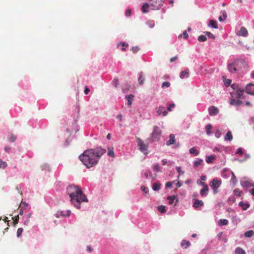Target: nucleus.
Returning a JSON list of instances; mask_svg holds the SVG:
<instances>
[{"label": "nucleus", "instance_id": "nucleus-37", "mask_svg": "<svg viewBox=\"0 0 254 254\" xmlns=\"http://www.w3.org/2000/svg\"><path fill=\"white\" fill-rule=\"evenodd\" d=\"M108 155L110 157H115V153L113 150V148H108Z\"/></svg>", "mask_w": 254, "mask_h": 254}, {"label": "nucleus", "instance_id": "nucleus-52", "mask_svg": "<svg viewBox=\"0 0 254 254\" xmlns=\"http://www.w3.org/2000/svg\"><path fill=\"white\" fill-rule=\"evenodd\" d=\"M218 109L214 106H211L208 109V111L211 112V111H218Z\"/></svg>", "mask_w": 254, "mask_h": 254}, {"label": "nucleus", "instance_id": "nucleus-9", "mask_svg": "<svg viewBox=\"0 0 254 254\" xmlns=\"http://www.w3.org/2000/svg\"><path fill=\"white\" fill-rule=\"evenodd\" d=\"M245 91L248 94L254 95V84H248L245 88Z\"/></svg>", "mask_w": 254, "mask_h": 254}, {"label": "nucleus", "instance_id": "nucleus-38", "mask_svg": "<svg viewBox=\"0 0 254 254\" xmlns=\"http://www.w3.org/2000/svg\"><path fill=\"white\" fill-rule=\"evenodd\" d=\"M144 81V78L143 77V73L140 72L139 77L138 78V82L140 85H142L143 84Z\"/></svg>", "mask_w": 254, "mask_h": 254}, {"label": "nucleus", "instance_id": "nucleus-6", "mask_svg": "<svg viewBox=\"0 0 254 254\" xmlns=\"http://www.w3.org/2000/svg\"><path fill=\"white\" fill-rule=\"evenodd\" d=\"M71 214V211L70 210H66L65 211H58L57 213L55 214V216L57 218H60V216L63 217H68Z\"/></svg>", "mask_w": 254, "mask_h": 254}, {"label": "nucleus", "instance_id": "nucleus-54", "mask_svg": "<svg viewBox=\"0 0 254 254\" xmlns=\"http://www.w3.org/2000/svg\"><path fill=\"white\" fill-rule=\"evenodd\" d=\"M170 86V83L168 81L164 82L162 84V87H169Z\"/></svg>", "mask_w": 254, "mask_h": 254}, {"label": "nucleus", "instance_id": "nucleus-33", "mask_svg": "<svg viewBox=\"0 0 254 254\" xmlns=\"http://www.w3.org/2000/svg\"><path fill=\"white\" fill-rule=\"evenodd\" d=\"M254 235V232L253 230H249L244 233L246 237L250 238Z\"/></svg>", "mask_w": 254, "mask_h": 254}, {"label": "nucleus", "instance_id": "nucleus-41", "mask_svg": "<svg viewBox=\"0 0 254 254\" xmlns=\"http://www.w3.org/2000/svg\"><path fill=\"white\" fill-rule=\"evenodd\" d=\"M152 169L154 172H158L160 171V166L159 165L157 164L153 166Z\"/></svg>", "mask_w": 254, "mask_h": 254}, {"label": "nucleus", "instance_id": "nucleus-3", "mask_svg": "<svg viewBox=\"0 0 254 254\" xmlns=\"http://www.w3.org/2000/svg\"><path fill=\"white\" fill-rule=\"evenodd\" d=\"M161 134L162 131L159 127L156 126H154L152 132L150 134L151 141L152 142L158 141Z\"/></svg>", "mask_w": 254, "mask_h": 254}, {"label": "nucleus", "instance_id": "nucleus-25", "mask_svg": "<svg viewBox=\"0 0 254 254\" xmlns=\"http://www.w3.org/2000/svg\"><path fill=\"white\" fill-rule=\"evenodd\" d=\"M134 96L132 94H130L126 97V100L127 101V105L130 106L132 104V101Z\"/></svg>", "mask_w": 254, "mask_h": 254}, {"label": "nucleus", "instance_id": "nucleus-63", "mask_svg": "<svg viewBox=\"0 0 254 254\" xmlns=\"http://www.w3.org/2000/svg\"><path fill=\"white\" fill-rule=\"evenodd\" d=\"M29 219H27L26 218V219L25 220H24V225H28L29 223Z\"/></svg>", "mask_w": 254, "mask_h": 254}, {"label": "nucleus", "instance_id": "nucleus-10", "mask_svg": "<svg viewBox=\"0 0 254 254\" xmlns=\"http://www.w3.org/2000/svg\"><path fill=\"white\" fill-rule=\"evenodd\" d=\"M241 185L243 188H248L252 187H254V184L252 182L248 181L241 180Z\"/></svg>", "mask_w": 254, "mask_h": 254}, {"label": "nucleus", "instance_id": "nucleus-64", "mask_svg": "<svg viewBox=\"0 0 254 254\" xmlns=\"http://www.w3.org/2000/svg\"><path fill=\"white\" fill-rule=\"evenodd\" d=\"M231 83V80L230 79H228L225 82V85L227 86H229Z\"/></svg>", "mask_w": 254, "mask_h": 254}, {"label": "nucleus", "instance_id": "nucleus-1", "mask_svg": "<svg viewBox=\"0 0 254 254\" xmlns=\"http://www.w3.org/2000/svg\"><path fill=\"white\" fill-rule=\"evenodd\" d=\"M106 152V150L98 147L96 148L88 149L79 156V159L89 168L95 166L98 162L100 157Z\"/></svg>", "mask_w": 254, "mask_h": 254}, {"label": "nucleus", "instance_id": "nucleus-21", "mask_svg": "<svg viewBox=\"0 0 254 254\" xmlns=\"http://www.w3.org/2000/svg\"><path fill=\"white\" fill-rule=\"evenodd\" d=\"M233 139V135L230 131L227 132L226 134L224 137V140L225 141H231Z\"/></svg>", "mask_w": 254, "mask_h": 254}, {"label": "nucleus", "instance_id": "nucleus-22", "mask_svg": "<svg viewBox=\"0 0 254 254\" xmlns=\"http://www.w3.org/2000/svg\"><path fill=\"white\" fill-rule=\"evenodd\" d=\"M248 34L247 30L244 27L241 28L239 32V35L243 36H246Z\"/></svg>", "mask_w": 254, "mask_h": 254}, {"label": "nucleus", "instance_id": "nucleus-20", "mask_svg": "<svg viewBox=\"0 0 254 254\" xmlns=\"http://www.w3.org/2000/svg\"><path fill=\"white\" fill-rule=\"evenodd\" d=\"M242 102L240 100H235L234 99H232L230 101V104L232 105H235L236 106H239L242 104Z\"/></svg>", "mask_w": 254, "mask_h": 254}, {"label": "nucleus", "instance_id": "nucleus-4", "mask_svg": "<svg viewBox=\"0 0 254 254\" xmlns=\"http://www.w3.org/2000/svg\"><path fill=\"white\" fill-rule=\"evenodd\" d=\"M136 142L137 143V145L139 147V150L144 155L148 154V146L146 144H145L140 138L138 137L136 138Z\"/></svg>", "mask_w": 254, "mask_h": 254}, {"label": "nucleus", "instance_id": "nucleus-42", "mask_svg": "<svg viewBox=\"0 0 254 254\" xmlns=\"http://www.w3.org/2000/svg\"><path fill=\"white\" fill-rule=\"evenodd\" d=\"M41 169L43 170H50V167L48 164L45 163L41 166Z\"/></svg>", "mask_w": 254, "mask_h": 254}, {"label": "nucleus", "instance_id": "nucleus-61", "mask_svg": "<svg viewBox=\"0 0 254 254\" xmlns=\"http://www.w3.org/2000/svg\"><path fill=\"white\" fill-rule=\"evenodd\" d=\"M89 91H90V89L88 87H85L84 91V93L86 95H87L89 93Z\"/></svg>", "mask_w": 254, "mask_h": 254}, {"label": "nucleus", "instance_id": "nucleus-55", "mask_svg": "<svg viewBox=\"0 0 254 254\" xmlns=\"http://www.w3.org/2000/svg\"><path fill=\"white\" fill-rule=\"evenodd\" d=\"M121 44L122 45V50L123 51H125L126 50V47H127L128 46V44H127L124 42L121 43Z\"/></svg>", "mask_w": 254, "mask_h": 254}, {"label": "nucleus", "instance_id": "nucleus-19", "mask_svg": "<svg viewBox=\"0 0 254 254\" xmlns=\"http://www.w3.org/2000/svg\"><path fill=\"white\" fill-rule=\"evenodd\" d=\"M239 205L242 208V209L243 210H246L250 206V205L249 203H244L243 201L240 202L239 203Z\"/></svg>", "mask_w": 254, "mask_h": 254}, {"label": "nucleus", "instance_id": "nucleus-53", "mask_svg": "<svg viewBox=\"0 0 254 254\" xmlns=\"http://www.w3.org/2000/svg\"><path fill=\"white\" fill-rule=\"evenodd\" d=\"M236 153L239 155H242L243 154V149L242 148H238Z\"/></svg>", "mask_w": 254, "mask_h": 254}, {"label": "nucleus", "instance_id": "nucleus-30", "mask_svg": "<svg viewBox=\"0 0 254 254\" xmlns=\"http://www.w3.org/2000/svg\"><path fill=\"white\" fill-rule=\"evenodd\" d=\"M215 158V156L214 155L206 156V162L207 163H212Z\"/></svg>", "mask_w": 254, "mask_h": 254}, {"label": "nucleus", "instance_id": "nucleus-18", "mask_svg": "<svg viewBox=\"0 0 254 254\" xmlns=\"http://www.w3.org/2000/svg\"><path fill=\"white\" fill-rule=\"evenodd\" d=\"M189 69H187L181 72L180 77L181 78L183 79L184 78L188 77L189 76Z\"/></svg>", "mask_w": 254, "mask_h": 254}, {"label": "nucleus", "instance_id": "nucleus-46", "mask_svg": "<svg viewBox=\"0 0 254 254\" xmlns=\"http://www.w3.org/2000/svg\"><path fill=\"white\" fill-rule=\"evenodd\" d=\"M23 231V228H18L17 231V237H20V236H21Z\"/></svg>", "mask_w": 254, "mask_h": 254}, {"label": "nucleus", "instance_id": "nucleus-26", "mask_svg": "<svg viewBox=\"0 0 254 254\" xmlns=\"http://www.w3.org/2000/svg\"><path fill=\"white\" fill-rule=\"evenodd\" d=\"M161 184L159 183H154L152 184V189L154 191H158L160 189Z\"/></svg>", "mask_w": 254, "mask_h": 254}, {"label": "nucleus", "instance_id": "nucleus-51", "mask_svg": "<svg viewBox=\"0 0 254 254\" xmlns=\"http://www.w3.org/2000/svg\"><path fill=\"white\" fill-rule=\"evenodd\" d=\"M174 182H168L166 183L165 187L166 188H171Z\"/></svg>", "mask_w": 254, "mask_h": 254}, {"label": "nucleus", "instance_id": "nucleus-44", "mask_svg": "<svg viewBox=\"0 0 254 254\" xmlns=\"http://www.w3.org/2000/svg\"><path fill=\"white\" fill-rule=\"evenodd\" d=\"M234 194L236 196H240L241 194V191L238 189H235L234 190Z\"/></svg>", "mask_w": 254, "mask_h": 254}, {"label": "nucleus", "instance_id": "nucleus-7", "mask_svg": "<svg viewBox=\"0 0 254 254\" xmlns=\"http://www.w3.org/2000/svg\"><path fill=\"white\" fill-rule=\"evenodd\" d=\"M234 63L237 67L238 71L242 69L243 68L246 67L247 65L246 63L242 60H237L234 61Z\"/></svg>", "mask_w": 254, "mask_h": 254}, {"label": "nucleus", "instance_id": "nucleus-48", "mask_svg": "<svg viewBox=\"0 0 254 254\" xmlns=\"http://www.w3.org/2000/svg\"><path fill=\"white\" fill-rule=\"evenodd\" d=\"M141 190L145 193H148L149 191L148 189L144 186L141 187Z\"/></svg>", "mask_w": 254, "mask_h": 254}, {"label": "nucleus", "instance_id": "nucleus-12", "mask_svg": "<svg viewBox=\"0 0 254 254\" xmlns=\"http://www.w3.org/2000/svg\"><path fill=\"white\" fill-rule=\"evenodd\" d=\"M169 138V140L166 142V145L167 146H170L176 142L175 136L174 134H170Z\"/></svg>", "mask_w": 254, "mask_h": 254}, {"label": "nucleus", "instance_id": "nucleus-32", "mask_svg": "<svg viewBox=\"0 0 254 254\" xmlns=\"http://www.w3.org/2000/svg\"><path fill=\"white\" fill-rule=\"evenodd\" d=\"M209 26L212 27L213 28H217V21L214 20H211L209 22Z\"/></svg>", "mask_w": 254, "mask_h": 254}, {"label": "nucleus", "instance_id": "nucleus-39", "mask_svg": "<svg viewBox=\"0 0 254 254\" xmlns=\"http://www.w3.org/2000/svg\"><path fill=\"white\" fill-rule=\"evenodd\" d=\"M158 210L161 213H165L166 212V207L164 205H160L158 207Z\"/></svg>", "mask_w": 254, "mask_h": 254}, {"label": "nucleus", "instance_id": "nucleus-58", "mask_svg": "<svg viewBox=\"0 0 254 254\" xmlns=\"http://www.w3.org/2000/svg\"><path fill=\"white\" fill-rule=\"evenodd\" d=\"M131 13V10L130 9H128L126 11V15L127 16H129Z\"/></svg>", "mask_w": 254, "mask_h": 254}, {"label": "nucleus", "instance_id": "nucleus-28", "mask_svg": "<svg viewBox=\"0 0 254 254\" xmlns=\"http://www.w3.org/2000/svg\"><path fill=\"white\" fill-rule=\"evenodd\" d=\"M235 254H246V253L243 249L238 247L235 250Z\"/></svg>", "mask_w": 254, "mask_h": 254}, {"label": "nucleus", "instance_id": "nucleus-36", "mask_svg": "<svg viewBox=\"0 0 254 254\" xmlns=\"http://www.w3.org/2000/svg\"><path fill=\"white\" fill-rule=\"evenodd\" d=\"M228 223V221L227 219H221L219 221V224L221 226L227 225Z\"/></svg>", "mask_w": 254, "mask_h": 254}, {"label": "nucleus", "instance_id": "nucleus-60", "mask_svg": "<svg viewBox=\"0 0 254 254\" xmlns=\"http://www.w3.org/2000/svg\"><path fill=\"white\" fill-rule=\"evenodd\" d=\"M183 35L184 36V39H186L188 38L189 35H188V34L187 33V31H184L183 32Z\"/></svg>", "mask_w": 254, "mask_h": 254}, {"label": "nucleus", "instance_id": "nucleus-59", "mask_svg": "<svg viewBox=\"0 0 254 254\" xmlns=\"http://www.w3.org/2000/svg\"><path fill=\"white\" fill-rule=\"evenodd\" d=\"M175 106V105L174 104H170L168 107H167V111H171V109L172 107H174Z\"/></svg>", "mask_w": 254, "mask_h": 254}, {"label": "nucleus", "instance_id": "nucleus-5", "mask_svg": "<svg viewBox=\"0 0 254 254\" xmlns=\"http://www.w3.org/2000/svg\"><path fill=\"white\" fill-rule=\"evenodd\" d=\"M221 185V181L218 178H214L210 183V186L211 187L214 194L218 193V188Z\"/></svg>", "mask_w": 254, "mask_h": 254}, {"label": "nucleus", "instance_id": "nucleus-2", "mask_svg": "<svg viewBox=\"0 0 254 254\" xmlns=\"http://www.w3.org/2000/svg\"><path fill=\"white\" fill-rule=\"evenodd\" d=\"M66 191L70 198L71 203L77 209L80 208V203L82 202H88L85 195L77 186L69 185L67 187Z\"/></svg>", "mask_w": 254, "mask_h": 254}, {"label": "nucleus", "instance_id": "nucleus-13", "mask_svg": "<svg viewBox=\"0 0 254 254\" xmlns=\"http://www.w3.org/2000/svg\"><path fill=\"white\" fill-rule=\"evenodd\" d=\"M228 68L229 71L231 73H235L238 71L237 67H236V66L234 63V62L233 63L229 64L228 65Z\"/></svg>", "mask_w": 254, "mask_h": 254}, {"label": "nucleus", "instance_id": "nucleus-16", "mask_svg": "<svg viewBox=\"0 0 254 254\" xmlns=\"http://www.w3.org/2000/svg\"><path fill=\"white\" fill-rule=\"evenodd\" d=\"M167 199L169 201V203L170 204H172L175 199H176V203L178 202V199L175 195L168 196H167ZM176 204H175V205Z\"/></svg>", "mask_w": 254, "mask_h": 254}, {"label": "nucleus", "instance_id": "nucleus-34", "mask_svg": "<svg viewBox=\"0 0 254 254\" xmlns=\"http://www.w3.org/2000/svg\"><path fill=\"white\" fill-rule=\"evenodd\" d=\"M143 175L145 178H148L149 177H151L152 176V173L149 170H146L143 173Z\"/></svg>", "mask_w": 254, "mask_h": 254}, {"label": "nucleus", "instance_id": "nucleus-31", "mask_svg": "<svg viewBox=\"0 0 254 254\" xmlns=\"http://www.w3.org/2000/svg\"><path fill=\"white\" fill-rule=\"evenodd\" d=\"M227 16V15L226 12L224 10L222 12V15L219 16L218 20H219V21L222 22L226 18Z\"/></svg>", "mask_w": 254, "mask_h": 254}, {"label": "nucleus", "instance_id": "nucleus-29", "mask_svg": "<svg viewBox=\"0 0 254 254\" xmlns=\"http://www.w3.org/2000/svg\"><path fill=\"white\" fill-rule=\"evenodd\" d=\"M189 152L194 156H197L199 154V152L196 150L195 147H193L190 149Z\"/></svg>", "mask_w": 254, "mask_h": 254}, {"label": "nucleus", "instance_id": "nucleus-57", "mask_svg": "<svg viewBox=\"0 0 254 254\" xmlns=\"http://www.w3.org/2000/svg\"><path fill=\"white\" fill-rule=\"evenodd\" d=\"M176 170L178 172L181 173V174H184V172L182 171L181 167L179 166L176 167Z\"/></svg>", "mask_w": 254, "mask_h": 254}, {"label": "nucleus", "instance_id": "nucleus-17", "mask_svg": "<svg viewBox=\"0 0 254 254\" xmlns=\"http://www.w3.org/2000/svg\"><path fill=\"white\" fill-rule=\"evenodd\" d=\"M203 163V160L202 159L197 158L193 162V167L197 168L199 166L202 165Z\"/></svg>", "mask_w": 254, "mask_h": 254}, {"label": "nucleus", "instance_id": "nucleus-15", "mask_svg": "<svg viewBox=\"0 0 254 254\" xmlns=\"http://www.w3.org/2000/svg\"><path fill=\"white\" fill-rule=\"evenodd\" d=\"M226 171H229L230 173L232 174L231 182L234 184V185H235L237 182V180L236 176L234 175V173L233 172L229 171L227 169H224L223 172H224Z\"/></svg>", "mask_w": 254, "mask_h": 254}, {"label": "nucleus", "instance_id": "nucleus-11", "mask_svg": "<svg viewBox=\"0 0 254 254\" xmlns=\"http://www.w3.org/2000/svg\"><path fill=\"white\" fill-rule=\"evenodd\" d=\"M194 202L193 203V207L195 209L201 207L203 205V202L202 200L197 199H193Z\"/></svg>", "mask_w": 254, "mask_h": 254}, {"label": "nucleus", "instance_id": "nucleus-49", "mask_svg": "<svg viewBox=\"0 0 254 254\" xmlns=\"http://www.w3.org/2000/svg\"><path fill=\"white\" fill-rule=\"evenodd\" d=\"M231 87H232V88H233L234 90H236V91H237V90H238V89H241V88L239 87V86L238 84H233L232 85Z\"/></svg>", "mask_w": 254, "mask_h": 254}, {"label": "nucleus", "instance_id": "nucleus-56", "mask_svg": "<svg viewBox=\"0 0 254 254\" xmlns=\"http://www.w3.org/2000/svg\"><path fill=\"white\" fill-rule=\"evenodd\" d=\"M139 48L137 46L132 48V51L133 53H136L139 51Z\"/></svg>", "mask_w": 254, "mask_h": 254}, {"label": "nucleus", "instance_id": "nucleus-43", "mask_svg": "<svg viewBox=\"0 0 254 254\" xmlns=\"http://www.w3.org/2000/svg\"><path fill=\"white\" fill-rule=\"evenodd\" d=\"M206 37L204 35H200L198 37V40L200 42H204L206 41Z\"/></svg>", "mask_w": 254, "mask_h": 254}, {"label": "nucleus", "instance_id": "nucleus-27", "mask_svg": "<svg viewBox=\"0 0 254 254\" xmlns=\"http://www.w3.org/2000/svg\"><path fill=\"white\" fill-rule=\"evenodd\" d=\"M162 163L163 165L172 166L174 164V162L172 161H167L166 159L162 160Z\"/></svg>", "mask_w": 254, "mask_h": 254}, {"label": "nucleus", "instance_id": "nucleus-24", "mask_svg": "<svg viewBox=\"0 0 254 254\" xmlns=\"http://www.w3.org/2000/svg\"><path fill=\"white\" fill-rule=\"evenodd\" d=\"M212 128V126L211 124H208L205 126V130L206 134L208 135H210L212 134L211 129Z\"/></svg>", "mask_w": 254, "mask_h": 254}, {"label": "nucleus", "instance_id": "nucleus-45", "mask_svg": "<svg viewBox=\"0 0 254 254\" xmlns=\"http://www.w3.org/2000/svg\"><path fill=\"white\" fill-rule=\"evenodd\" d=\"M7 165V164L5 162H3L0 159V168L4 169Z\"/></svg>", "mask_w": 254, "mask_h": 254}, {"label": "nucleus", "instance_id": "nucleus-14", "mask_svg": "<svg viewBox=\"0 0 254 254\" xmlns=\"http://www.w3.org/2000/svg\"><path fill=\"white\" fill-rule=\"evenodd\" d=\"M208 191H209L208 187H206L205 188H203L200 190V194L202 197H205L208 194Z\"/></svg>", "mask_w": 254, "mask_h": 254}, {"label": "nucleus", "instance_id": "nucleus-23", "mask_svg": "<svg viewBox=\"0 0 254 254\" xmlns=\"http://www.w3.org/2000/svg\"><path fill=\"white\" fill-rule=\"evenodd\" d=\"M149 7V5L147 3H144L142 5L141 7V11L143 13H147L148 12V8Z\"/></svg>", "mask_w": 254, "mask_h": 254}, {"label": "nucleus", "instance_id": "nucleus-8", "mask_svg": "<svg viewBox=\"0 0 254 254\" xmlns=\"http://www.w3.org/2000/svg\"><path fill=\"white\" fill-rule=\"evenodd\" d=\"M245 89H238V90L236 91L235 92H231V94L232 97L239 99L242 97L243 93L245 91Z\"/></svg>", "mask_w": 254, "mask_h": 254}, {"label": "nucleus", "instance_id": "nucleus-62", "mask_svg": "<svg viewBox=\"0 0 254 254\" xmlns=\"http://www.w3.org/2000/svg\"><path fill=\"white\" fill-rule=\"evenodd\" d=\"M116 118L117 119H118L120 121H122V114H120L116 116Z\"/></svg>", "mask_w": 254, "mask_h": 254}, {"label": "nucleus", "instance_id": "nucleus-35", "mask_svg": "<svg viewBox=\"0 0 254 254\" xmlns=\"http://www.w3.org/2000/svg\"><path fill=\"white\" fill-rule=\"evenodd\" d=\"M190 243L189 241H186V240H183L181 243V246L183 247H184L185 245H186V246L185 247V248H187L189 246H190Z\"/></svg>", "mask_w": 254, "mask_h": 254}, {"label": "nucleus", "instance_id": "nucleus-50", "mask_svg": "<svg viewBox=\"0 0 254 254\" xmlns=\"http://www.w3.org/2000/svg\"><path fill=\"white\" fill-rule=\"evenodd\" d=\"M205 35H207L209 38L214 39L215 38L214 35L211 33H210L209 32H205Z\"/></svg>", "mask_w": 254, "mask_h": 254}, {"label": "nucleus", "instance_id": "nucleus-47", "mask_svg": "<svg viewBox=\"0 0 254 254\" xmlns=\"http://www.w3.org/2000/svg\"><path fill=\"white\" fill-rule=\"evenodd\" d=\"M221 135V132L219 129H217L215 133V136L217 138H219Z\"/></svg>", "mask_w": 254, "mask_h": 254}, {"label": "nucleus", "instance_id": "nucleus-40", "mask_svg": "<svg viewBox=\"0 0 254 254\" xmlns=\"http://www.w3.org/2000/svg\"><path fill=\"white\" fill-rule=\"evenodd\" d=\"M8 138L9 141L10 142H14L16 139V137L12 133H10L8 135Z\"/></svg>", "mask_w": 254, "mask_h": 254}]
</instances>
